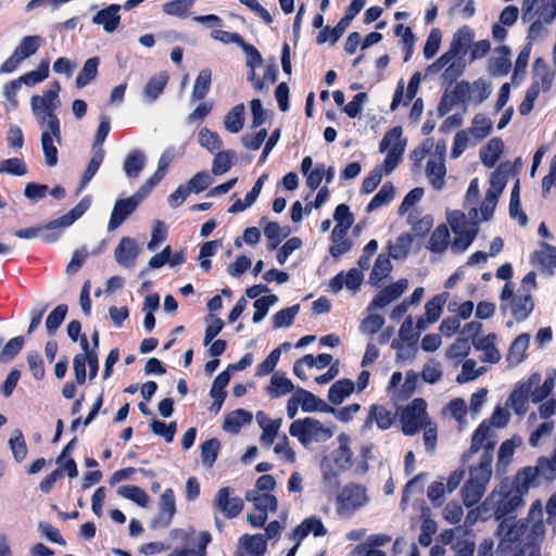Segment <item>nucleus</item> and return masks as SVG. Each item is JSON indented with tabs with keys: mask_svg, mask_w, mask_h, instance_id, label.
Returning <instances> with one entry per match:
<instances>
[{
	"mask_svg": "<svg viewBox=\"0 0 556 556\" xmlns=\"http://www.w3.org/2000/svg\"><path fill=\"white\" fill-rule=\"evenodd\" d=\"M53 132L48 128L41 132V147L45 154L46 164L53 167L58 164V149L53 144Z\"/></svg>",
	"mask_w": 556,
	"mask_h": 556,
	"instance_id": "40",
	"label": "nucleus"
},
{
	"mask_svg": "<svg viewBox=\"0 0 556 556\" xmlns=\"http://www.w3.org/2000/svg\"><path fill=\"white\" fill-rule=\"evenodd\" d=\"M138 204L135 199L127 198L117 200L112 210L108 229L110 231L118 228L137 208Z\"/></svg>",
	"mask_w": 556,
	"mask_h": 556,
	"instance_id": "13",
	"label": "nucleus"
},
{
	"mask_svg": "<svg viewBox=\"0 0 556 556\" xmlns=\"http://www.w3.org/2000/svg\"><path fill=\"white\" fill-rule=\"evenodd\" d=\"M176 514V500L174 490L168 488L160 497V511L156 521L163 527H168Z\"/></svg>",
	"mask_w": 556,
	"mask_h": 556,
	"instance_id": "17",
	"label": "nucleus"
},
{
	"mask_svg": "<svg viewBox=\"0 0 556 556\" xmlns=\"http://www.w3.org/2000/svg\"><path fill=\"white\" fill-rule=\"evenodd\" d=\"M24 338L22 336L14 337L9 340L0 352V363L11 362L23 349Z\"/></svg>",
	"mask_w": 556,
	"mask_h": 556,
	"instance_id": "56",
	"label": "nucleus"
},
{
	"mask_svg": "<svg viewBox=\"0 0 556 556\" xmlns=\"http://www.w3.org/2000/svg\"><path fill=\"white\" fill-rule=\"evenodd\" d=\"M138 254L139 247L130 237H123L114 251L116 262L127 268L135 265Z\"/></svg>",
	"mask_w": 556,
	"mask_h": 556,
	"instance_id": "12",
	"label": "nucleus"
},
{
	"mask_svg": "<svg viewBox=\"0 0 556 556\" xmlns=\"http://www.w3.org/2000/svg\"><path fill=\"white\" fill-rule=\"evenodd\" d=\"M509 419H490V424L483 420L471 435V444L468 452L464 453L463 460L482 450L480 462L477 466L470 467L469 479L462 488V496L465 506L471 507L480 502L485 485L492 476L493 450L496 441L491 437V426L504 428Z\"/></svg>",
	"mask_w": 556,
	"mask_h": 556,
	"instance_id": "1",
	"label": "nucleus"
},
{
	"mask_svg": "<svg viewBox=\"0 0 556 556\" xmlns=\"http://www.w3.org/2000/svg\"><path fill=\"white\" fill-rule=\"evenodd\" d=\"M299 311L300 304H295L278 311L271 317L273 328L278 329L282 327H290L293 324Z\"/></svg>",
	"mask_w": 556,
	"mask_h": 556,
	"instance_id": "45",
	"label": "nucleus"
},
{
	"mask_svg": "<svg viewBox=\"0 0 556 556\" xmlns=\"http://www.w3.org/2000/svg\"><path fill=\"white\" fill-rule=\"evenodd\" d=\"M390 255L381 253L377 256L371 273L369 275V282L377 285L383 280L392 270Z\"/></svg>",
	"mask_w": 556,
	"mask_h": 556,
	"instance_id": "31",
	"label": "nucleus"
},
{
	"mask_svg": "<svg viewBox=\"0 0 556 556\" xmlns=\"http://www.w3.org/2000/svg\"><path fill=\"white\" fill-rule=\"evenodd\" d=\"M393 417H428L427 402L421 397L414 399L400 413H395Z\"/></svg>",
	"mask_w": 556,
	"mask_h": 556,
	"instance_id": "55",
	"label": "nucleus"
},
{
	"mask_svg": "<svg viewBox=\"0 0 556 556\" xmlns=\"http://www.w3.org/2000/svg\"><path fill=\"white\" fill-rule=\"evenodd\" d=\"M198 141L202 148H205L210 152H215L222 149L223 141L216 131H212L206 127L200 129L198 134Z\"/></svg>",
	"mask_w": 556,
	"mask_h": 556,
	"instance_id": "46",
	"label": "nucleus"
},
{
	"mask_svg": "<svg viewBox=\"0 0 556 556\" xmlns=\"http://www.w3.org/2000/svg\"><path fill=\"white\" fill-rule=\"evenodd\" d=\"M236 156L232 151H219L215 154L213 164H212V173L215 176H220L227 173L233 162L232 159Z\"/></svg>",
	"mask_w": 556,
	"mask_h": 556,
	"instance_id": "47",
	"label": "nucleus"
},
{
	"mask_svg": "<svg viewBox=\"0 0 556 556\" xmlns=\"http://www.w3.org/2000/svg\"><path fill=\"white\" fill-rule=\"evenodd\" d=\"M146 157L142 151L132 150L125 159L124 170L129 178H136L143 169Z\"/></svg>",
	"mask_w": 556,
	"mask_h": 556,
	"instance_id": "37",
	"label": "nucleus"
},
{
	"mask_svg": "<svg viewBox=\"0 0 556 556\" xmlns=\"http://www.w3.org/2000/svg\"><path fill=\"white\" fill-rule=\"evenodd\" d=\"M475 38L473 30L465 25L457 29V31L453 35L452 42L450 45V49L447 50L455 59L457 56H464L471 46Z\"/></svg>",
	"mask_w": 556,
	"mask_h": 556,
	"instance_id": "16",
	"label": "nucleus"
},
{
	"mask_svg": "<svg viewBox=\"0 0 556 556\" xmlns=\"http://www.w3.org/2000/svg\"><path fill=\"white\" fill-rule=\"evenodd\" d=\"M526 478L525 470L522 468L519 469L511 482L508 480L502 481L484 503L493 505L494 518L501 521L498 533H503L504 536L498 547H502L504 542L514 543L518 541L515 525L508 521L516 519L515 511L523 505V496L531 486L536 485L534 481L528 482Z\"/></svg>",
	"mask_w": 556,
	"mask_h": 556,
	"instance_id": "2",
	"label": "nucleus"
},
{
	"mask_svg": "<svg viewBox=\"0 0 556 556\" xmlns=\"http://www.w3.org/2000/svg\"><path fill=\"white\" fill-rule=\"evenodd\" d=\"M150 427L153 433L162 437L166 443H170L174 440L177 424L176 421L165 424L160 419H152Z\"/></svg>",
	"mask_w": 556,
	"mask_h": 556,
	"instance_id": "58",
	"label": "nucleus"
},
{
	"mask_svg": "<svg viewBox=\"0 0 556 556\" xmlns=\"http://www.w3.org/2000/svg\"><path fill=\"white\" fill-rule=\"evenodd\" d=\"M68 307L66 304L58 305L47 317L46 328L49 336H53L64 321Z\"/></svg>",
	"mask_w": 556,
	"mask_h": 556,
	"instance_id": "49",
	"label": "nucleus"
},
{
	"mask_svg": "<svg viewBox=\"0 0 556 556\" xmlns=\"http://www.w3.org/2000/svg\"><path fill=\"white\" fill-rule=\"evenodd\" d=\"M393 198L394 187L391 181H387L382 185L380 190L370 200L366 207V211L370 213L381 206L388 205L393 200Z\"/></svg>",
	"mask_w": 556,
	"mask_h": 556,
	"instance_id": "35",
	"label": "nucleus"
},
{
	"mask_svg": "<svg viewBox=\"0 0 556 556\" xmlns=\"http://www.w3.org/2000/svg\"><path fill=\"white\" fill-rule=\"evenodd\" d=\"M478 233L477 223H471L469 229L465 231H460L459 233H454L455 238L453 241V249L458 252L466 251L469 245L473 242Z\"/></svg>",
	"mask_w": 556,
	"mask_h": 556,
	"instance_id": "48",
	"label": "nucleus"
},
{
	"mask_svg": "<svg viewBox=\"0 0 556 556\" xmlns=\"http://www.w3.org/2000/svg\"><path fill=\"white\" fill-rule=\"evenodd\" d=\"M212 71L210 68H203L198 74L191 98L192 100H202L205 98L211 88Z\"/></svg>",
	"mask_w": 556,
	"mask_h": 556,
	"instance_id": "38",
	"label": "nucleus"
},
{
	"mask_svg": "<svg viewBox=\"0 0 556 556\" xmlns=\"http://www.w3.org/2000/svg\"><path fill=\"white\" fill-rule=\"evenodd\" d=\"M50 62L48 59L41 60L37 70L30 71L22 75L20 78L23 84L28 87L35 86L49 77Z\"/></svg>",
	"mask_w": 556,
	"mask_h": 556,
	"instance_id": "43",
	"label": "nucleus"
},
{
	"mask_svg": "<svg viewBox=\"0 0 556 556\" xmlns=\"http://www.w3.org/2000/svg\"><path fill=\"white\" fill-rule=\"evenodd\" d=\"M289 432L304 446L314 442H325L333 435V427L323 425L318 419H295Z\"/></svg>",
	"mask_w": 556,
	"mask_h": 556,
	"instance_id": "6",
	"label": "nucleus"
},
{
	"mask_svg": "<svg viewBox=\"0 0 556 556\" xmlns=\"http://www.w3.org/2000/svg\"><path fill=\"white\" fill-rule=\"evenodd\" d=\"M225 128L231 134H238L244 125V105L237 104L228 111L224 118Z\"/></svg>",
	"mask_w": 556,
	"mask_h": 556,
	"instance_id": "30",
	"label": "nucleus"
},
{
	"mask_svg": "<svg viewBox=\"0 0 556 556\" xmlns=\"http://www.w3.org/2000/svg\"><path fill=\"white\" fill-rule=\"evenodd\" d=\"M245 500L253 502L255 510H265L267 513L268 510L276 511L278 508L276 496L269 493H264L253 498L247 494Z\"/></svg>",
	"mask_w": 556,
	"mask_h": 556,
	"instance_id": "60",
	"label": "nucleus"
},
{
	"mask_svg": "<svg viewBox=\"0 0 556 556\" xmlns=\"http://www.w3.org/2000/svg\"><path fill=\"white\" fill-rule=\"evenodd\" d=\"M230 380V372L228 370H224L219 372L216 378L214 379L210 395L214 400L211 409L217 414L224 403V400L227 395L225 388L229 383Z\"/></svg>",
	"mask_w": 556,
	"mask_h": 556,
	"instance_id": "18",
	"label": "nucleus"
},
{
	"mask_svg": "<svg viewBox=\"0 0 556 556\" xmlns=\"http://www.w3.org/2000/svg\"><path fill=\"white\" fill-rule=\"evenodd\" d=\"M529 334L521 333L519 334L510 344L507 359L511 364H520L527 357V350L529 348Z\"/></svg>",
	"mask_w": 556,
	"mask_h": 556,
	"instance_id": "27",
	"label": "nucleus"
},
{
	"mask_svg": "<svg viewBox=\"0 0 556 556\" xmlns=\"http://www.w3.org/2000/svg\"><path fill=\"white\" fill-rule=\"evenodd\" d=\"M465 62L462 56L453 59L445 67L442 78L448 85L454 84L458 77H460L465 71Z\"/></svg>",
	"mask_w": 556,
	"mask_h": 556,
	"instance_id": "57",
	"label": "nucleus"
},
{
	"mask_svg": "<svg viewBox=\"0 0 556 556\" xmlns=\"http://www.w3.org/2000/svg\"><path fill=\"white\" fill-rule=\"evenodd\" d=\"M541 248V250L535 251L532 254V263L542 268L556 267V247L546 242H542Z\"/></svg>",
	"mask_w": 556,
	"mask_h": 556,
	"instance_id": "24",
	"label": "nucleus"
},
{
	"mask_svg": "<svg viewBox=\"0 0 556 556\" xmlns=\"http://www.w3.org/2000/svg\"><path fill=\"white\" fill-rule=\"evenodd\" d=\"M426 173L434 189L440 190L443 188L444 177L446 174V168L443 160H429L426 165Z\"/></svg>",
	"mask_w": 556,
	"mask_h": 556,
	"instance_id": "29",
	"label": "nucleus"
},
{
	"mask_svg": "<svg viewBox=\"0 0 556 556\" xmlns=\"http://www.w3.org/2000/svg\"><path fill=\"white\" fill-rule=\"evenodd\" d=\"M118 4H111L108 8L100 10L92 17V22L98 25H103L105 31L112 33L117 29L121 23V16L118 14Z\"/></svg>",
	"mask_w": 556,
	"mask_h": 556,
	"instance_id": "19",
	"label": "nucleus"
},
{
	"mask_svg": "<svg viewBox=\"0 0 556 556\" xmlns=\"http://www.w3.org/2000/svg\"><path fill=\"white\" fill-rule=\"evenodd\" d=\"M168 81V75L166 72H161L153 75L143 88V96L151 102L155 101L160 94L164 91Z\"/></svg>",
	"mask_w": 556,
	"mask_h": 556,
	"instance_id": "25",
	"label": "nucleus"
},
{
	"mask_svg": "<svg viewBox=\"0 0 556 556\" xmlns=\"http://www.w3.org/2000/svg\"><path fill=\"white\" fill-rule=\"evenodd\" d=\"M492 130V122L482 113L475 115L472 119L471 132L472 135L481 140L490 135Z\"/></svg>",
	"mask_w": 556,
	"mask_h": 556,
	"instance_id": "59",
	"label": "nucleus"
},
{
	"mask_svg": "<svg viewBox=\"0 0 556 556\" xmlns=\"http://www.w3.org/2000/svg\"><path fill=\"white\" fill-rule=\"evenodd\" d=\"M239 545L249 556H264L267 552L266 536L261 533L241 535Z\"/></svg>",
	"mask_w": 556,
	"mask_h": 556,
	"instance_id": "20",
	"label": "nucleus"
},
{
	"mask_svg": "<svg viewBox=\"0 0 556 556\" xmlns=\"http://www.w3.org/2000/svg\"><path fill=\"white\" fill-rule=\"evenodd\" d=\"M402 134V127L395 126L388 130L380 141L379 151L384 152L388 150L383 164L379 165L384 175L392 173L401 162L406 146V139H401Z\"/></svg>",
	"mask_w": 556,
	"mask_h": 556,
	"instance_id": "7",
	"label": "nucleus"
},
{
	"mask_svg": "<svg viewBox=\"0 0 556 556\" xmlns=\"http://www.w3.org/2000/svg\"><path fill=\"white\" fill-rule=\"evenodd\" d=\"M450 243V231L445 224L439 225L433 232L428 242V249L434 253H442L446 250Z\"/></svg>",
	"mask_w": 556,
	"mask_h": 556,
	"instance_id": "28",
	"label": "nucleus"
},
{
	"mask_svg": "<svg viewBox=\"0 0 556 556\" xmlns=\"http://www.w3.org/2000/svg\"><path fill=\"white\" fill-rule=\"evenodd\" d=\"M278 302V296L275 294L264 295L256 299L253 303L255 308L252 320L257 324L262 321L268 313L271 305Z\"/></svg>",
	"mask_w": 556,
	"mask_h": 556,
	"instance_id": "52",
	"label": "nucleus"
},
{
	"mask_svg": "<svg viewBox=\"0 0 556 556\" xmlns=\"http://www.w3.org/2000/svg\"><path fill=\"white\" fill-rule=\"evenodd\" d=\"M117 494L135 502L141 507H147L150 500L149 495L141 488L131 484L119 486Z\"/></svg>",
	"mask_w": 556,
	"mask_h": 556,
	"instance_id": "44",
	"label": "nucleus"
},
{
	"mask_svg": "<svg viewBox=\"0 0 556 556\" xmlns=\"http://www.w3.org/2000/svg\"><path fill=\"white\" fill-rule=\"evenodd\" d=\"M200 450L203 465L211 468L217 459L220 442L216 438L208 439L201 444Z\"/></svg>",
	"mask_w": 556,
	"mask_h": 556,
	"instance_id": "42",
	"label": "nucleus"
},
{
	"mask_svg": "<svg viewBox=\"0 0 556 556\" xmlns=\"http://www.w3.org/2000/svg\"><path fill=\"white\" fill-rule=\"evenodd\" d=\"M445 301L446 293H440L426 303L425 311L428 323H434L440 318Z\"/></svg>",
	"mask_w": 556,
	"mask_h": 556,
	"instance_id": "51",
	"label": "nucleus"
},
{
	"mask_svg": "<svg viewBox=\"0 0 556 556\" xmlns=\"http://www.w3.org/2000/svg\"><path fill=\"white\" fill-rule=\"evenodd\" d=\"M470 352L468 338H457L447 349L446 356L451 359H460L466 357Z\"/></svg>",
	"mask_w": 556,
	"mask_h": 556,
	"instance_id": "61",
	"label": "nucleus"
},
{
	"mask_svg": "<svg viewBox=\"0 0 556 556\" xmlns=\"http://www.w3.org/2000/svg\"><path fill=\"white\" fill-rule=\"evenodd\" d=\"M0 173H8L15 176H23L27 173V166L22 159L11 157L0 163Z\"/></svg>",
	"mask_w": 556,
	"mask_h": 556,
	"instance_id": "62",
	"label": "nucleus"
},
{
	"mask_svg": "<svg viewBox=\"0 0 556 556\" xmlns=\"http://www.w3.org/2000/svg\"><path fill=\"white\" fill-rule=\"evenodd\" d=\"M354 382L343 378L336 381L328 390V400L333 405L341 404L354 391Z\"/></svg>",
	"mask_w": 556,
	"mask_h": 556,
	"instance_id": "23",
	"label": "nucleus"
},
{
	"mask_svg": "<svg viewBox=\"0 0 556 556\" xmlns=\"http://www.w3.org/2000/svg\"><path fill=\"white\" fill-rule=\"evenodd\" d=\"M99 64L100 59L98 56L89 58L85 62L83 70L77 75L75 80L77 88H84L97 77Z\"/></svg>",
	"mask_w": 556,
	"mask_h": 556,
	"instance_id": "36",
	"label": "nucleus"
},
{
	"mask_svg": "<svg viewBox=\"0 0 556 556\" xmlns=\"http://www.w3.org/2000/svg\"><path fill=\"white\" fill-rule=\"evenodd\" d=\"M413 238L409 233H402L394 243L388 244V254L394 260H404L407 257Z\"/></svg>",
	"mask_w": 556,
	"mask_h": 556,
	"instance_id": "34",
	"label": "nucleus"
},
{
	"mask_svg": "<svg viewBox=\"0 0 556 556\" xmlns=\"http://www.w3.org/2000/svg\"><path fill=\"white\" fill-rule=\"evenodd\" d=\"M504 150V142L501 138L494 137L492 138L486 146L482 147L480 150V159L482 164L492 168L498 161L501 154Z\"/></svg>",
	"mask_w": 556,
	"mask_h": 556,
	"instance_id": "22",
	"label": "nucleus"
},
{
	"mask_svg": "<svg viewBox=\"0 0 556 556\" xmlns=\"http://www.w3.org/2000/svg\"><path fill=\"white\" fill-rule=\"evenodd\" d=\"M509 215L510 217H519V223L521 226L527 225L528 217L525 212L520 211V187L519 180L513 187L509 200Z\"/></svg>",
	"mask_w": 556,
	"mask_h": 556,
	"instance_id": "54",
	"label": "nucleus"
},
{
	"mask_svg": "<svg viewBox=\"0 0 556 556\" xmlns=\"http://www.w3.org/2000/svg\"><path fill=\"white\" fill-rule=\"evenodd\" d=\"M9 446L13 454L14 459L17 463H21L25 459L27 455V446L23 435V432L20 429H15L9 440Z\"/></svg>",
	"mask_w": 556,
	"mask_h": 556,
	"instance_id": "50",
	"label": "nucleus"
},
{
	"mask_svg": "<svg viewBox=\"0 0 556 556\" xmlns=\"http://www.w3.org/2000/svg\"><path fill=\"white\" fill-rule=\"evenodd\" d=\"M258 422V426L262 428L263 433L261 435V443L264 446L269 447L278 433V430L281 426L282 419H256Z\"/></svg>",
	"mask_w": 556,
	"mask_h": 556,
	"instance_id": "39",
	"label": "nucleus"
},
{
	"mask_svg": "<svg viewBox=\"0 0 556 556\" xmlns=\"http://www.w3.org/2000/svg\"><path fill=\"white\" fill-rule=\"evenodd\" d=\"M368 502L366 489L361 484H346L336 501V511L340 517L350 518Z\"/></svg>",
	"mask_w": 556,
	"mask_h": 556,
	"instance_id": "8",
	"label": "nucleus"
},
{
	"mask_svg": "<svg viewBox=\"0 0 556 556\" xmlns=\"http://www.w3.org/2000/svg\"><path fill=\"white\" fill-rule=\"evenodd\" d=\"M40 46V36H25L13 52L20 56V60L24 61L25 59L34 55Z\"/></svg>",
	"mask_w": 556,
	"mask_h": 556,
	"instance_id": "41",
	"label": "nucleus"
},
{
	"mask_svg": "<svg viewBox=\"0 0 556 556\" xmlns=\"http://www.w3.org/2000/svg\"><path fill=\"white\" fill-rule=\"evenodd\" d=\"M556 382V369L546 370L545 380L542 382L540 372H532L526 380L519 381L510 392L505 406L497 405L490 417H510L508 408L517 416H523L528 410V404H542L547 401Z\"/></svg>",
	"mask_w": 556,
	"mask_h": 556,
	"instance_id": "3",
	"label": "nucleus"
},
{
	"mask_svg": "<svg viewBox=\"0 0 556 556\" xmlns=\"http://www.w3.org/2000/svg\"><path fill=\"white\" fill-rule=\"evenodd\" d=\"M294 390V386L290 379L283 374L276 372L270 378V384L267 388L268 394L271 397L283 396Z\"/></svg>",
	"mask_w": 556,
	"mask_h": 556,
	"instance_id": "33",
	"label": "nucleus"
},
{
	"mask_svg": "<svg viewBox=\"0 0 556 556\" xmlns=\"http://www.w3.org/2000/svg\"><path fill=\"white\" fill-rule=\"evenodd\" d=\"M526 473V479L529 481L536 482L538 478H542L545 481H553L556 479V446L552 453V457L547 458L541 456L536 459L535 466H527L522 468Z\"/></svg>",
	"mask_w": 556,
	"mask_h": 556,
	"instance_id": "9",
	"label": "nucleus"
},
{
	"mask_svg": "<svg viewBox=\"0 0 556 556\" xmlns=\"http://www.w3.org/2000/svg\"><path fill=\"white\" fill-rule=\"evenodd\" d=\"M60 91L61 85L58 80H54L50 88L43 91L42 96L34 94L30 99L31 111L39 125L41 127L47 126L53 132L58 142L61 141V126L55 111L60 105Z\"/></svg>",
	"mask_w": 556,
	"mask_h": 556,
	"instance_id": "4",
	"label": "nucleus"
},
{
	"mask_svg": "<svg viewBox=\"0 0 556 556\" xmlns=\"http://www.w3.org/2000/svg\"><path fill=\"white\" fill-rule=\"evenodd\" d=\"M103 160H104V150L102 148H98L97 150H94L87 168L84 170V173L81 175L79 187L76 191V194H79L83 191V189H85L87 187V185L90 182L92 177L97 174Z\"/></svg>",
	"mask_w": 556,
	"mask_h": 556,
	"instance_id": "26",
	"label": "nucleus"
},
{
	"mask_svg": "<svg viewBox=\"0 0 556 556\" xmlns=\"http://www.w3.org/2000/svg\"><path fill=\"white\" fill-rule=\"evenodd\" d=\"M540 83L538 79H534L531 85L528 87L525 98L522 102L519 105V113L521 115H528L531 113V111L534 108V102L538 99L540 92H541Z\"/></svg>",
	"mask_w": 556,
	"mask_h": 556,
	"instance_id": "53",
	"label": "nucleus"
},
{
	"mask_svg": "<svg viewBox=\"0 0 556 556\" xmlns=\"http://www.w3.org/2000/svg\"><path fill=\"white\" fill-rule=\"evenodd\" d=\"M441 39V30L439 28H432L424 47V56L427 60L433 58L437 54L440 48Z\"/></svg>",
	"mask_w": 556,
	"mask_h": 556,
	"instance_id": "63",
	"label": "nucleus"
},
{
	"mask_svg": "<svg viewBox=\"0 0 556 556\" xmlns=\"http://www.w3.org/2000/svg\"><path fill=\"white\" fill-rule=\"evenodd\" d=\"M296 394L299 396L301 408L304 413H326V414H336L337 409L328 405L324 400L314 395L312 392L298 388Z\"/></svg>",
	"mask_w": 556,
	"mask_h": 556,
	"instance_id": "14",
	"label": "nucleus"
},
{
	"mask_svg": "<svg viewBox=\"0 0 556 556\" xmlns=\"http://www.w3.org/2000/svg\"><path fill=\"white\" fill-rule=\"evenodd\" d=\"M534 308V302L529 293L515 295L510 303L511 315L517 321L526 320Z\"/></svg>",
	"mask_w": 556,
	"mask_h": 556,
	"instance_id": "21",
	"label": "nucleus"
},
{
	"mask_svg": "<svg viewBox=\"0 0 556 556\" xmlns=\"http://www.w3.org/2000/svg\"><path fill=\"white\" fill-rule=\"evenodd\" d=\"M231 489L229 486L220 488L214 498L213 505L226 518H236L243 509V501L240 497L230 498Z\"/></svg>",
	"mask_w": 556,
	"mask_h": 556,
	"instance_id": "10",
	"label": "nucleus"
},
{
	"mask_svg": "<svg viewBox=\"0 0 556 556\" xmlns=\"http://www.w3.org/2000/svg\"><path fill=\"white\" fill-rule=\"evenodd\" d=\"M407 289V280L400 279L396 282L381 289L370 301L368 309L383 308L399 299Z\"/></svg>",
	"mask_w": 556,
	"mask_h": 556,
	"instance_id": "11",
	"label": "nucleus"
},
{
	"mask_svg": "<svg viewBox=\"0 0 556 556\" xmlns=\"http://www.w3.org/2000/svg\"><path fill=\"white\" fill-rule=\"evenodd\" d=\"M91 205V195H85L72 210L60 218L47 224L49 229H60V227L71 226L74 222L80 218Z\"/></svg>",
	"mask_w": 556,
	"mask_h": 556,
	"instance_id": "15",
	"label": "nucleus"
},
{
	"mask_svg": "<svg viewBox=\"0 0 556 556\" xmlns=\"http://www.w3.org/2000/svg\"><path fill=\"white\" fill-rule=\"evenodd\" d=\"M382 168L377 165L374 169L369 172V174L364 178L361 191L365 194L371 193L376 190L382 179Z\"/></svg>",
	"mask_w": 556,
	"mask_h": 556,
	"instance_id": "64",
	"label": "nucleus"
},
{
	"mask_svg": "<svg viewBox=\"0 0 556 556\" xmlns=\"http://www.w3.org/2000/svg\"><path fill=\"white\" fill-rule=\"evenodd\" d=\"M339 446L331 453V462L334 467H323L324 483L330 488H339L340 475L350 469L352 466L353 452L349 447L350 439L345 433H340L338 437Z\"/></svg>",
	"mask_w": 556,
	"mask_h": 556,
	"instance_id": "5",
	"label": "nucleus"
},
{
	"mask_svg": "<svg viewBox=\"0 0 556 556\" xmlns=\"http://www.w3.org/2000/svg\"><path fill=\"white\" fill-rule=\"evenodd\" d=\"M264 233H265L266 238L268 239L267 248H268V250L273 251V250L277 249V247L280 244V242L290 235V228L289 227L281 228L278 223L269 222L264 227Z\"/></svg>",
	"mask_w": 556,
	"mask_h": 556,
	"instance_id": "32",
	"label": "nucleus"
}]
</instances>
